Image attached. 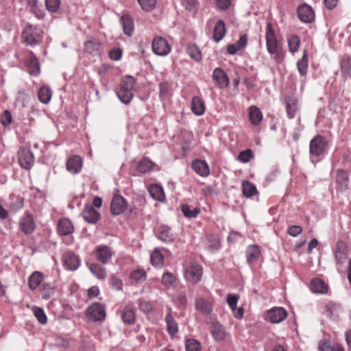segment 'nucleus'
Instances as JSON below:
<instances>
[{
    "label": "nucleus",
    "mask_w": 351,
    "mask_h": 351,
    "mask_svg": "<svg viewBox=\"0 0 351 351\" xmlns=\"http://www.w3.org/2000/svg\"><path fill=\"white\" fill-rule=\"evenodd\" d=\"M210 330L213 338L217 341H222L226 337V329L224 326L218 322H212Z\"/></svg>",
    "instance_id": "24"
},
{
    "label": "nucleus",
    "mask_w": 351,
    "mask_h": 351,
    "mask_svg": "<svg viewBox=\"0 0 351 351\" xmlns=\"http://www.w3.org/2000/svg\"><path fill=\"white\" fill-rule=\"evenodd\" d=\"M152 264L155 267H161L163 265L164 256L158 250L156 249L150 256Z\"/></svg>",
    "instance_id": "44"
},
{
    "label": "nucleus",
    "mask_w": 351,
    "mask_h": 351,
    "mask_svg": "<svg viewBox=\"0 0 351 351\" xmlns=\"http://www.w3.org/2000/svg\"><path fill=\"white\" fill-rule=\"evenodd\" d=\"M120 22L122 25L124 33L127 36H131L134 31V23L132 18L128 15H123Z\"/></svg>",
    "instance_id": "35"
},
{
    "label": "nucleus",
    "mask_w": 351,
    "mask_h": 351,
    "mask_svg": "<svg viewBox=\"0 0 351 351\" xmlns=\"http://www.w3.org/2000/svg\"><path fill=\"white\" fill-rule=\"evenodd\" d=\"M152 47L153 52L159 56H166L171 51V47L167 40L161 36H156L153 39Z\"/></svg>",
    "instance_id": "6"
},
{
    "label": "nucleus",
    "mask_w": 351,
    "mask_h": 351,
    "mask_svg": "<svg viewBox=\"0 0 351 351\" xmlns=\"http://www.w3.org/2000/svg\"><path fill=\"white\" fill-rule=\"evenodd\" d=\"M53 294V289L49 285H44L41 295L43 299L49 300Z\"/></svg>",
    "instance_id": "60"
},
{
    "label": "nucleus",
    "mask_w": 351,
    "mask_h": 351,
    "mask_svg": "<svg viewBox=\"0 0 351 351\" xmlns=\"http://www.w3.org/2000/svg\"><path fill=\"white\" fill-rule=\"evenodd\" d=\"M82 167V160L78 156H73L69 158L66 162V169L73 174L79 173Z\"/></svg>",
    "instance_id": "20"
},
{
    "label": "nucleus",
    "mask_w": 351,
    "mask_h": 351,
    "mask_svg": "<svg viewBox=\"0 0 351 351\" xmlns=\"http://www.w3.org/2000/svg\"><path fill=\"white\" fill-rule=\"evenodd\" d=\"M302 228L300 226H291L288 229V234L292 237H297L302 232Z\"/></svg>",
    "instance_id": "64"
},
{
    "label": "nucleus",
    "mask_w": 351,
    "mask_h": 351,
    "mask_svg": "<svg viewBox=\"0 0 351 351\" xmlns=\"http://www.w3.org/2000/svg\"><path fill=\"white\" fill-rule=\"evenodd\" d=\"M308 66V54L306 51H304L303 55L301 59L297 62V68L299 73L302 76H304L307 73Z\"/></svg>",
    "instance_id": "36"
},
{
    "label": "nucleus",
    "mask_w": 351,
    "mask_h": 351,
    "mask_svg": "<svg viewBox=\"0 0 351 351\" xmlns=\"http://www.w3.org/2000/svg\"><path fill=\"white\" fill-rule=\"evenodd\" d=\"M0 122L3 125H8L10 123H11V122H12L11 113L8 110L4 111L3 113L1 114V115L0 116Z\"/></svg>",
    "instance_id": "62"
},
{
    "label": "nucleus",
    "mask_w": 351,
    "mask_h": 351,
    "mask_svg": "<svg viewBox=\"0 0 351 351\" xmlns=\"http://www.w3.org/2000/svg\"><path fill=\"white\" fill-rule=\"evenodd\" d=\"M27 65L29 67V73L36 75L39 73V63L35 56L32 55L27 60Z\"/></svg>",
    "instance_id": "43"
},
{
    "label": "nucleus",
    "mask_w": 351,
    "mask_h": 351,
    "mask_svg": "<svg viewBox=\"0 0 351 351\" xmlns=\"http://www.w3.org/2000/svg\"><path fill=\"white\" fill-rule=\"evenodd\" d=\"M297 102L295 99H289L286 104V110L289 118L295 117L297 112Z\"/></svg>",
    "instance_id": "50"
},
{
    "label": "nucleus",
    "mask_w": 351,
    "mask_h": 351,
    "mask_svg": "<svg viewBox=\"0 0 351 351\" xmlns=\"http://www.w3.org/2000/svg\"><path fill=\"white\" fill-rule=\"evenodd\" d=\"M287 317V312L283 307H274L266 313V319L273 324H279Z\"/></svg>",
    "instance_id": "10"
},
{
    "label": "nucleus",
    "mask_w": 351,
    "mask_h": 351,
    "mask_svg": "<svg viewBox=\"0 0 351 351\" xmlns=\"http://www.w3.org/2000/svg\"><path fill=\"white\" fill-rule=\"evenodd\" d=\"M182 4L186 10L195 13L198 8V1L197 0H182Z\"/></svg>",
    "instance_id": "52"
},
{
    "label": "nucleus",
    "mask_w": 351,
    "mask_h": 351,
    "mask_svg": "<svg viewBox=\"0 0 351 351\" xmlns=\"http://www.w3.org/2000/svg\"><path fill=\"white\" fill-rule=\"evenodd\" d=\"M265 40L268 53L273 56L275 60H278L280 58V47L271 23H267L266 25Z\"/></svg>",
    "instance_id": "2"
},
{
    "label": "nucleus",
    "mask_w": 351,
    "mask_h": 351,
    "mask_svg": "<svg viewBox=\"0 0 351 351\" xmlns=\"http://www.w3.org/2000/svg\"><path fill=\"white\" fill-rule=\"evenodd\" d=\"M145 277L146 273L143 269H136L130 274V278L135 282L143 281Z\"/></svg>",
    "instance_id": "56"
},
{
    "label": "nucleus",
    "mask_w": 351,
    "mask_h": 351,
    "mask_svg": "<svg viewBox=\"0 0 351 351\" xmlns=\"http://www.w3.org/2000/svg\"><path fill=\"white\" fill-rule=\"evenodd\" d=\"M45 5L50 12H56L60 5V0H45Z\"/></svg>",
    "instance_id": "54"
},
{
    "label": "nucleus",
    "mask_w": 351,
    "mask_h": 351,
    "mask_svg": "<svg viewBox=\"0 0 351 351\" xmlns=\"http://www.w3.org/2000/svg\"><path fill=\"white\" fill-rule=\"evenodd\" d=\"M332 345L328 339H324L318 342V350L319 351H331Z\"/></svg>",
    "instance_id": "58"
},
{
    "label": "nucleus",
    "mask_w": 351,
    "mask_h": 351,
    "mask_svg": "<svg viewBox=\"0 0 351 351\" xmlns=\"http://www.w3.org/2000/svg\"><path fill=\"white\" fill-rule=\"evenodd\" d=\"M58 230L62 236L70 235L74 232V226L70 219L62 217L58 221Z\"/></svg>",
    "instance_id": "17"
},
{
    "label": "nucleus",
    "mask_w": 351,
    "mask_h": 351,
    "mask_svg": "<svg viewBox=\"0 0 351 351\" xmlns=\"http://www.w3.org/2000/svg\"><path fill=\"white\" fill-rule=\"evenodd\" d=\"M141 8L147 12L152 10L156 5V0H137Z\"/></svg>",
    "instance_id": "53"
},
{
    "label": "nucleus",
    "mask_w": 351,
    "mask_h": 351,
    "mask_svg": "<svg viewBox=\"0 0 351 351\" xmlns=\"http://www.w3.org/2000/svg\"><path fill=\"white\" fill-rule=\"evenodd\" d=\"M310 288L312 292L317 294H325L328 290V287L325 282L317 278L311 280Z\"/></svg>",
    "instance_id": "23"
},
{
    "label": "nucleus",
    "mask_w": 351,
    "mask_h": 351,
    "mask_svg": "<svg viewBox=\"0 0 351 351\" xmlns=\"http://www.w3.org/2000/svg\"><path fill=\"white\" fill-rule=\"evenodd\" d=\"M182 211L183 215L188 218H195L199 213V210L198 208L191 210L190 206L187 204H184L182 206Z\"/></svg>",
    "instance_id": "51"
},
{
    "label": "nucleus",
    "mask_w": 351,
    "mask_h": 351,
    "mask_svg": "<svg viewBox=\"0 0 351 351\" xmlns=\"http://www.w3.org/2000/svg\"><path fill=\"white\" fill-rule=\"evenodd\" d=\"M32 311L34 316L36 317L38 322L41 324H45L47 321V318L44 310L42 308L33 306Z\"/></svg>",
    "instance_id": "49"
},
{
    "label": "nucleus",
    "mask_w": 351,
    "mask_h": 351,
    "mask_svg": "<svg viewBox=\"0 0 351 351\" xmlns=\"http://www.w3.org/2000/svg\"><path fill=\"white\" fill-rule=\"evenodd\" d=\"M249 117L252 125H258L263 120V114L256 106H251L249 108Z\"/></svg>",
    "instance_id": "33"
},
{
    "label": "nucleus",
    "mask_w": 351,
    "mask_h": 351,
    "mask_svg": "<svg viewBox=\"0 0 351 351\" xmlns=\"http://www.w3.org/2000/svg\"><path fill=\"white\" fill-rule=\"evenodd\" d=\"M213 79L219 88H226L230 84L227 74L219 67L214 69L213 72Z\"/></svg>",
    "instance_id": "16"
},
{
    "label": "nucleus",
    "mask_w": 351,
    "mask_h": 351,
    "mask_svg": "<svg viewBox=\"0 0 351 351\" xmlns=\"http://www.w3.org/2000/svg\"><path fill=\"white\" fill-rule=\"evenodd\" d=\"M247 44V37L246 34L242 35L239 40L232 45H229L227 47V53L229 55H234L239 51L243 49Z\"/></svg>",
    "instance_id": "26"
},
{
    "label": "nucleus",
    "mask_w": 351,
    "mask_h": 351,
    "mask_svg": "<svg viewBox=\"0 0 351 351\" xmlns=\"http://www.w3.org/2000/svg\"><path fill=\"white\" fill-rule=\"evenodd\" d=\"M239 297L237 295L228 294L227 296V302L232 311H236Z\"/></svg>",
    "instance_id": "59"
},
{
    "label": "nucleus",
    "mask_w": 351,
    "mask_h": 351,
    "mask_svg": "<svg viewBox=\"0 0 351 351\" xmlns=\"http://www.w3.org/2000/svg\"><path fill=\"white\" fill-rule=\"evenodd\" d=\"M202 267L197 263H192L184 269V278L192 284H197L199 282L202 277Z\"/></svg>",
    "instance_id": "5"
},
{
    "label": "nucleus",
    "mask_w": 351,
    "mask_h": 351,
    "mask_svg": "<svg viewBox=\"0 0 351 351\" xmlns=\"http://www.w3.org/2000/svg\"><path fill=\"white\" fill-rule=\"evenodd\" d=\"M90 271L97 278L104 280L106 276V269L99 263H90L88 265Z\"/></svg>",
    "instance_id": "31"
},
{
    "label": "nucleus",
    "mask_w": 351,
    "mask_h": 351,
    "mask_svg": "<svg viewBox=\"0 0 351 351\" xmlns=\"http://www.w3.org/2000/svg\"><path fill=\"white\" fill-rule=\"evenodd\" d=\"M328 143L326 138L322 135H316L309 144L311 156L319 157L324 155L328 150Z\"/></svg>",
    "instance_id": "3"
},
{
    "label": "nucleus",
    "mask_w": 351,
    "mask_h": 351,
    "mask_svg": "<svg viewBox=\"0 0 351 351\" xmlns=\"http://www.w3.org/2000/svg\"><path fill=\"white\" fill-rule=\"evenodd\" d=\"M336 263L343 265L348 259V248L343 241H338L333 252Z\"/></svg>",
    "instance_id": "12"
},
{
    "label": "nucleus",
    "mask_w": 351,
    "mask_h": 351,
    "mask_svg": "<svg viewBox=\"0 0 351 351\" xmlns=\"http://www.w3.org/2000/svg\"><path fill=\"white\" fill-rule=\"evenodd\" d=\"M176 279L177 278H176V276L174 274H173L172 273L165 272L163 274V275L162 276L161 281H162V285L165 287L169 288L174 285V284L176 283Z\"/></svg>",
    "instance_id": "47"
},
{
    "label": "nucleus",
    "mask_w": 351,
    "mask_h": 351,
    "mask_svg": "<svg viewBox=\"0 0 351 351\" xmlns=\"http://www.w3.org/2000/svg\"><path fill=\"white\" fill-rule=\"evenodd\" d=\"M127 206L125 199L122 196L116 195L111 202V211L113 215H119L126 210Z\"/></svg>",
    "instance_id": "14"
},
{
    "label": "nucleus",
    "mask_w": 351,
    "mask_h": 351,
    "mask_svg": "<svg viewBox=\"0 0 351 351\" xmlns=\"http://www.w3.org/2000/svg\"><path fill=\"white\" fill-rule=\"evenodd\" d=\"M19 226L20 230L25 234H32L36 228L34 217L28 211H26L21 217Z\"/></svg>",
    "instance_id": "9"
},
{
    "label": "nucleus",
    "mask_w": 351,
    "mask_h": 351,
    "mask_svg": "<svg viewBox=\"0 0 351 351\" xmlns=\"http://www.w3.org/2000/svg\"><path fill=\"white\" fill-rule=\"evenodd\" d=\"M86 317L92 322L104 320L106 317L104 306L99 303H94L86 309Z\"/></svg>",
    "instance_id": "8"
},
{
    "label": "nucleus",
    "mask_w": 351,
    "mask_h": 351,
    "mask_svg": "<svg viewBox=\"0 0 351 351\" xmlns=\"http://www.w3.org/2000/svg\"><path fill=\"white\" fill-rule=\"evenodd\" d=\"M195 309L203 315H208L213 311V304L203 298H197L195 300Z\"/></svg>",
    "instance_id": "18"
},
{
    "label": "nucleus",
    "mask_w": 351,
    "mask_h": 351,
    "mask_svg": "<svg viewBox=\"0 0 351 351\" xmlns=\"http://www.w3.org/2000/svg\"><path fill=\"white\" fill-rule=\"evenodd\" d=\"M252 156V151L247 149L241 152L238 156V160L243 163L249 162Z\"/></svg>",
    "instance_id": "61"
},
{
    "label": "nucleus",
    "mask_w": 351,
    "mask_h": 351,
    "mask_svg": "<svg viewBox=\"0 0 351 351\" xmlns=\"http://www.w3.org/2000/svg\"><path fill=\"white\" fill-rule=\"evenodd\" d=\"M336 183L340 191H345L348 188L349 176L346 171L338 169L337 172Z\"/></svg>",
    "instance_id": "27"
},
{
    "label": "nucleus",
    "mask_w": 351,
    "mask_h": 351,
    "mask_svg": "<svg viewBox=\"0 0 351 351\" xmlns=\"http://www.w3.org/2000/svg\"><path fill=\"white\" fill-rule=\"evenodd\" d=\"M226 29L225 23L222 20H219L214 28L213 38L216 43H219L225 36Z\"/></svg>",
    "instance_id": "30"
},
{
    "label": "nucleus",
    "mask_w": 351,
    "mask_h": 351,
    "mask_svg": "<svg viewBox=\"0 0 351 351\" xmlns=\"http://www.w3.org/2000/svg\"><path fill=\"white\" fill-rule=\"evenodd\" d=\"M42 34L40 29L32 25H27L23 29V38L27 45L33 46L41 42Z\"/></svg>",
    "instance_id": "4"
},
{
    "label": "nucleus",
    "mask_w": 351,
    "mask_h": 351,
    "mask_svg": "<svg viewBox=\"0 0 351 351\" xmlns=\"http://www.w3.org/2000/svg\"><path fill=\"white\" fill-rule=\"evenodd\" d=\"M171 313V308L168 307V313L165 316V320L167 324V330L168 333L171 337H173L178 332V324L173 317Z\"/></svg>",
    "instance_id": "21"
},
{
    "label": "nucleus",
    "mask_w": 351,
    "mask_h": 351,
    "mask_svg": "<svg viewBox=\"0 0 351 351\" xmlns=\"http://www.w3.org/2000/svg\"><path fill=\"white\" fill-rule=\"evenodd\" d=\"M121 317L125 324H132L135 321V313L130 306H125L121 311Z\"/></svg>",
    "instance_id": "32"
},
{
    "label": "nucleus",
    "mask_w": 351,
    "mask_h": 351,
    "mask_svg": "<svg viewBox=\"0 0 351 351\" xmlns=\"http://www.w3.org/2000/svg\"><path fill=\"white\" fill-rule=\"evenodd\" d=\"M155 234L158 239L167 243H172L176 239V235L171 232V228L165 225L159 226Z\"/></svg>",
    "instance_id": "13"
},
{
    "label": "nucleus",
    "mask_w": 351,
    "mask_h": 351,
    "mask_svg": "<svg viewBox=\"0 0 351 351\" xmlns=\"http://www.w3.org/2000/svg\"><path fill=\"white\" fill-rule=\"evenodd\" d=\"M341 71L345 78L350 75L351 72V56H345L340 61Z\"/></svg>",
    "instance_id": "37"
},
{
    "label": "nucleus",
    "mask_w": 351,
    "mask_h": 351,
    "mask_svg": "<svg viewBox=\"0 0 351 351\" xmlns=\"http://www.w3.org/2000/svg\"><path fill=\"white\" fill-rule=\"evenodd\" d=\"M193 170L200 176L206 177L209 175L210 170L206 162L202 160H196L192 164Z\"/></svg>",
    "instance_id": "28"
},
{
    "label": "nucleus",
    "mask_w": 351,
    "mask_h": 351,
    "mask_svg": "<svg viewBox=\"0 0 351 351\" xmlns=\"http://www.w3.org/2000/svg\"><path fill=\"white\" fill-rule=\"evenodd\" d=\"M85 50L89 53H94L99 51L101 49V44L96 40H90L84 43Z\"/></svg>",
    "instance_id": "45"
},
{
    "label": "nucleus",
    "mask_w": 351,
    "mask_h": 351,
    "mask_svg": "<svg viewBox=\"0 0 351 351\" xmlns=\"http://www.w3.org/2000/svg\"><path fill=\"white\" fill-rule=\"evenodd\" d=\"M287 43L289 51L292 53H295L298 51L300 45V39L298 35L292 34L288 37Z\"/></svg>",
    "instance_id": "41"
},
{
    "label": "nucleus",
    "mask_w": 351,
    "mask_h": 351,
    "mask_svg": "<svg viewBox=\"0 0 351 351\" xmlns=\"http://www.w3.org/2000/svg\"><path fill=\"white\" fill-rule=\"evenodd\" d=\"M201 343L195 339H188L185 342L186 351H201Z\"/></svg>",
    "instance_id": "48"
},
{
    "label": "nucleus",
    "mask_w": 351,
    "mask_h": 351,
    "mask_svg": "<svg viewBox=\"0 0 351 351\" xmlns=\"http://www.w3.org/2000/svg\"><path fill=\"white\" fill-rule=\"evenodd\" d=\"M64 263L67 269L75 271L80 265V259L75 254L68 252L64 255Z\"/></svg>",
    "instance_id": "22"
},
{
    "label": "nucleus",
    "mask_w": 351,
    "mask_h": 351,
    "mask_svg": "<svg viewBox=\"0 0 351 351\" xmlns=\"http://www.w3.org/2000/svg\"><path fill=\"white\" fill-rule=\"evenodd\" d=\"M43 280V276L41 272L40 271H34L28 279V285L31 289H36L42 282Z\"/></svg>",
    "instance_id": "38"
},
{
    "label": "nucleus",
    "mask_w": 351,
    "mask_h": 351,
    "mask_svg": "<svg viewBox=\"0 0 351 351\" xmlns=\"http://www.w3.org/2000/svg\"><path fill=\"white\" fill-rule=\"evenodd\" d=\"M122 56V50L119 48H114L109 52V57L112 60H119Z\"/></svg>",
    "instance_id": "63"
},
{
    "label": "nucleus",
    "mask_w": 351,
    "mask_h": 351,
    "mask_svg": "<svg viewBox=\"0 0 351 351\" xmlns=\"http://www.w3.org/2000/svg\"><path fill=\"white\" fill-rule=\"evenodd\" d=\"M51 95L50 88L46 86L41 87L38 93L39 101L44 104H47L50 101Z\"/></svg>",
    "instance_id": "40"
},
{
    "label": "nucleus",
    "mask_w": 351,
    "mask_h": 351,
    "mask_svg": "<svg viewBox=\"0 0 351 351\" xmlns=\"http://www.w3.org/2000/svg\"><path fill=\"white\" fill-rule=\"evenodd\" d=\"M82 216L84 219L90 223H95L99 218V213L92 205H86Z\"/></svg>",
    "instance_id": "25"
},
{
    "label": "nucleus",
    "mask_w": 351,
    "mask_h": 351,
    "mask_svg": "<svg viewBox=\"0 0 351 351\" xmlns=\"http://www.w3.org/2000/svg\"><path fill=\"white\" fill-rule=\"evenodd\" d=\"M220 241L217 238H214L208 241L206 248L211 252H214L220 248Z\"/></svg>",
    "instance_id": "57"
},
{
    "label": "nucleus",
    "mask_w": 351,
    "mask_h": 351,
    "mask_svg": "<svg viewBox=\"0 0 351 351\" xmlns=\"http://www.w3.org/2000/svg\"><path fill=\"white\" fill-rule=\"evenodd\" d=\"M154 163L147 158L142 159L137 165V170L140 173H145L152 169Z\"/></svg>",
    "instance_id": "46"
},
{
    "label": "nucleus",
    "mask_w": 351,
    "mask_h": 351,
    "mask_svg": "<svg viewBox=\"0 0 351 351\" xmlns=\"http://www.w3.org/2000/svg\"><path fill=\"white\" fill-rule=\"evenodd\" d=\"M138 307L140 310L145 313H149L153 311V305L152 304L144 300H138Z\"/></svg>",
    "instance_id": "55"
},
{
    "label": "nucleus",
    "mask_w": 351,
    "mask_h": 351,
    "mask_svg": "<svg viewBox=\"0 0 351 351\" xmlns=\"http://www.w3.org/2000/svg\"><path fill=\"white\" fill-rule=\"evenodd\" d=\"M148 191L153 199L160 202L165 199V193L160 186L152 184L149 187Z\"/></svg>",
    "instance_id": "34"
},
{
    "label": "nucleus",
    "mask_w": 351,
    "mask_h": 351,
    "mask_svg": "<svg viewBox=\"0 0 351 351\" xmlns=\"http://www.w3.org/2000/svg\"><path fill=\"white\" fill-rule=\"evenodd\" d=\"M93 254L97 261L106 265L111 261L114 252L110 247L100 245L95 247Z\"/></svg>",
    "instance_id": "7"
},
{
    "label": "nucleus",
    "mask_w": 351,
    "mask_h": 351,
    "mask_svg": "<svg viewBox=\"0 0 351 351\" xmlns=\"http://www.w3.org/2000/svg\"><path fill=\"white\" fill-rule=\"evenodd\" d=\"M187 54L196 62L202 60V53L199 47L193 44H189L186 47Z\"/></svg>",
    "instance_id": "39"
},
{
    "label": "nucleus",
    "mask_w": 351,
    "mask_h": 351,
    "mask_svg": "<svg viewBox=\"0 0 351 351\" xmlns=\"http://www.w3.org/2000/svg\"><path fill=\"white\" fill-rule=\"evenodd\" d=\"M134 84V78L132 76H126L123 80L120 88L117 91V95L123 104L127 105L132 101Z\"/></svg>",
    "instance_id": "1"
},
{
    "label": "nucleus",
    "mask_w": 351,
    "mask_h": 351,
    "mask_svg": "<svg viewBox=\"0 0 351 351\" xmlns=\"http://www.w3.org/2000/svg\"><path fill=\"white\" fill-rule=\"evenodd\" d=\"M298 16L302 23H310L315 19V12L310 5L304 3L298 8Z\"/></svg>",
    "instance_id": "11"
},
{
    "label": "nucleus",
    "mask_w": 351,
    "mask_h": 351,
    "mask_svg": "<svg viewBox=\"0 0 351 351\" xmlns=\"http://www.w3.org/2000/svg\"><path fill=\"white\" fill-rule=\"evenodd\" d=\"M191 111L197 116L202 115L206 110L203 100L197 97H193L191 101Z\"/></svg>",
    "instance_id": "29"
},
{
    "label": "nucleus",
    "mask_w": 351,
    "mask_h": 351,
    "mask_svg": "<svg viewBox=\"0 0 351 351\" xmlns=\"http://www.w3.org/2000/svg\"><path fill=\"white\" fill-rule=\"evenodd\" d=\"M243 194L246 197H252L257 193L256 186L248 181L242 182Z\"/></svg>",
    "instance_id": "42"
},
{
    "label": "nucleus",
    "mask_w": 351,
    "mask_h": 351,
    "mask_svg": "<svg viewBox=\"0 0 351 351\" xmlns=\"http://www.w3.org/2000/svg\"><path fill=\"white\" fill-rule=\"evenodd\" d=\"M19 162L22 168L29 169L34 162L33 154L29 150L21 149L19 152Z\"/></svg>",
    "instance_id": "15"
},
{
    "label": "nucleus",
    "mask_w": 351,
    "mask_h": 351,
    "mask_svg": "<svg viewBox=\"0 0 351 351\" xmlns=\"http://www.w3.org/2000/svg\"><path fill=\"white\" fill-rule=\"evenodd\" d=\"M261 256V250L257 245H250L245 251L247 262L249 265H252L258 261Z\"/></svg>",
    "instance_id": "19"
}]
</instances>
